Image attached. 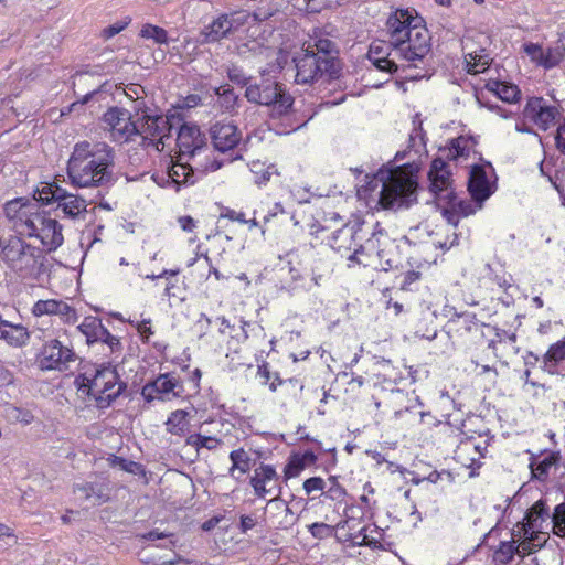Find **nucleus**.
Listing matches in <instances>:
<instances>
[{
    "label": "nucleus",
    "mask_w": 565,
    "mask_h": 565,
    "mask_svg": "<svg viewBox=\"0 0 565 565\" xmlns=\"http://www.w3.org/2000/svg\"><path fill=\"white\" fill-rule=\"evenodd\" d=\"M114 167L113 147L106 142L83 140L73 147L66 173L74 188H97L95 198H104L118 180Z\"/></svg>",
    "instance_id": "1"
},
{
    "label": "nucleus",
    "mask_w": 565,
    "mask_h": 565,
    "mask_svg": "<svg viewBox=\"0 0 565 565\" xmlns=\"http://www.w3.org/2000/svg\"><path fill=\"white\" fill-rule=\"evenodd\" d=\"M227 78L236 86L245 87L244 96L248 103L268 108L271 120H278L268 125V130L276 135H288L303 127L305 124L292 126L286 124L294 113L295 98L279 82L264 79L259 84L253 83V76L247 75L241 66L231 65L226 71Z\"/></svg>",
    "instance_id": "2"
},
{
    "label": "nucleus",
    "mask_w": 565,
    "mask_h": 565,
    "mask_svg": "<svg viewBox=\"0 0 565 565\" xmlns=\"http://www.w3.org/2000/svg\"><path fill=\"white\" fill-rule=\"evenodd\" d=\"M386 33L398 60L423 62L431 51V35L423 15L414 8H392Z\"/></svg>",
    "instance_id": "3"
},
{
    "label": "nucleus",
    "mask_w": 565,
    "mask_h": 565,
    "mask_svg": "<svg viewBox=\"0 0 565 565\" xmlns=\"http://www.w3.org/2000/svg\"><path fill=\"white\" fill-rule=\"evenodd\" d=\"M423 162L411 160L402 164L386 162L375 173L374 178L362 188L373 191L376 182L382 183L379 204L384 210L408 209L417 202L419 180L418 173Z\"/></svg>",
    "instance_id": "4"
},
{
    "label": "nucleus",
    "mask_w": 565,
    "mask_h": 565,
    "mask_svg": "<svg viewBox=\"0 0 565 565\" xmlns=\"http://www.w3.org/2000/svg\"><path fill=\"white\" fill-rule=\"evenodd\" d=\"M292 61L297 71L295 79L297 84L312 85L321 79L324 84L337 83L340 89L345 88V85L341 84L342 73L337 60L321 61L319 54H313V51L306 49L302 54L295 55Z\"/></svg>",
    "instance_id": "5"
},
{
    "label": "nucleus",
    "mask_w": 565,
    "mask_h": 565,
    "mask_svg": "<svg viewBox=\"0 0 565 565\" xmlns=\"http://www.w3.org/2000/svg\"><path fill=\"white\" fill-rule=\"evenodd\" d=\"M33 196L40 204L52 212L61 211L62 217L75 220L87 212L88 204L95 203L98 198L86 200L79 194L68 192L56 182L42 183L33 190Z\"/></svg>",
    "instance_id": "6"
},
{
    "label": "nucleus",
    "mask_w": 565,
    "mask_h": 565,
    "mask_svg": "<svg viewBox=\"0 0 565 565\" xmlns=\"http://www.w3.org/2000/svg\"><path fill=\"white\" fill-rule=\"evenodd\" d=\"M90 366L94 369L96 407L108 408L126 393L128 383L120 379L117 366L113 365L110 361L92 363Z\"/></svg>",
    "instance_id": "7"
},
{
    "label": "nucleus",
    "mask_w": 565,
    "mask_h": 565,
    "mask_svg": "<svg viewBox=\"0 0 565 565\" xmlns=\"http://www.w3.org/2000/svg\"><path fill=\"white\" fill-rule=\"evenodd\" d=\"M473 156L477 157L480 162L473 163L469 168L467 190L473 203L482 207L484 202L491 198L498 189V175L492 163L483 159L480 151L473 150Z\"/></svg>",
    "instance_id": "8"
},
{
    "label": "nucleus",
    "mask_w": 565,
    "mask_h": 565,
    "mask_svg": "<svg viewBox=\"0 0 565 565\" xmlns=\"http://www.w3.org/2000/svg\"><path fill=\"white\" fill-rule=\"evenodd\" d=\"M77 355L71 343H64L60 339H51L43 343L35 354V364L41 371L68 370L70 362H74Z\"/></svg>",
    "instance_id": "9"
},
{
    "label": "nucleus",
    "mask_w": 565,
    "mask_h": 565,
    "mask_svg": "<svg viewBox=\"0 0 565 565\" xmlns=\"http://www.w3.org/2000/svg\"><path fill=\"white\" fill-rule=\"evenodd\" d=\"M102 121L110 128L115 141L127 142L142 134L138 121H134L131 113L122 107H109L102 116Z\"/></svg>",
    "instance_id": "10"
},
{
    "label": "nucleus",
    "mask_w": 565,
    "mask_h": 565,
    "mask_svg": "<svg viewBox=\"0 0 565 565\" xmlns=\"http://www.w3.org/2000/svg\"><path fill=\"white\" fill-rule=\"evenodd\" d=\"M77 330L85 337L86 344L89 347L104 343L109 348L111 354L120 353L124 349L120 339L111 334L103 324L102 319L96 316L85 317Z\"/></svg>",
    "instance_id": "11"
},
{
    "label": "nucleus",
    "mask_w": 565,
    "mask_h": 565,
    "mask_svg": "<svg viewBox=\"0 0 565 565\" xmlns=\"http://www.w3.org/2000/svg\"><path fill=\"white\" fill-rule=\"evenodd\" d=\"M523 116L530 119L539 129L546 131L557 120H562L561 107L550 105L542 96L529 97L523 109Z\"/></svg>",
    "instance_id": "12"
},
{
    "label": "nucleus",
    "mask_w": 565,
    "mask_h": 565,
    "mask_svg": "<svg viewBox=\"0 0 565 565\" xmlns=\"http://www.w3.org/2000/svg\"><path fill=\"white\" fill-rule=\"evenodd\" d=\"M63 226L56 218L51 217V210H42V215L36 224V233L33 237L40 239L46 253H53L64 243Z\"/></svg>",
    "instance_id": "13"
},
{
    "label": "nucleus",
    "mask_w": 565,
    "mask_h": 565,
    "mask_svg": "<svg viewBox=\"0 0 565 565\" xmlns=\"http://www.w3.org/2000/svg\"><path fill=\"white\" fill-rule=\"evenodd\" d=\"M21 210L18 211L17 216L13 218V227L18 235L32 238L36 233V224L39 217L42 215V210L46 206L40 204L32 195V199L23 196Z\"/></svg>",
    "instance_id": "14"
},
{
    "label": "nucleus",
    "mask_w": 565,
    "mask_h": 565,
    "mask_svg": "<svg viewBox=\"0 0 565 565\" xmlns=\"http://www.w3.org/2000/svg\"><path fill=\"white\" fill-rule=\"evenodd\" d=\"M178 386H180L179 377L174 372L159 373L141 387L140 394L146 403H152L156 399L167 402L173 398L174 388Z\"/></svg>",
    "instance_id": "15"
},
{
    "label": "nucleus",
    "mask_w": 565,
    "mask_h": 565,
    "mask_svg": "<svg viewBox=\"0 0 565 565\" xmlns=\"http://www.w3.org/2000/svg\"><path fill=\"white\" fill-rule=\"evenodd\" d=\"M452 170L450 169L449 162L441 156H435L429 166L427 172L428 191L433 194L434 199L441 196V193L447 188L455 183L452 178Z\"/></svg>",
    "instance_id": "16"
},
{
    "label": "nucleus",
    "mask_w": 565,
    "mask_h": 565,
    "mask_svg": "<svg viewBox=\"0 0 565 565\" xmlns=\"http://www.w3.org/2000/svg\"><path fill=\"white\" fill-rule=\"evenodd\" d=\"M209 132L213 149L221 153L234 150L242 139L238 127L232 121H216Z\"/></svg>",
    "instance_id": "17"
},
{
    "label": "nucleus",
    "mask_w": 565,
    "mask_h": 565,
    "mask_svg": "<svg viewBox=\"0 0 565 565\" xmlns=\"http://www.w3.org/2000/svg\"><path fill=\"white\" fill-rule=\"evenodd\" d=\"M363 224L364 222H354L353 224L347 223L341 228L334 231L330 237L331 246L338 250L341 248L350 250L353 244V252L355 255L359 256L364 254L366 247L361 243L363 238L361 236Z\"/></svg>",
    "instance_id": "18"
},
{
    "label": "nucleus",
    "mask_w": 565,
    "mask_h": 565,
    "mask_svg": "<svg viewBox=\"0 0 565 565\" xmlns=\"http://www.w3.org/2000/svg\"><path fill=\"white\" fill-rule=\"evenodd\" d=\"M232 30L226 13H221L209 25L203 28L198 36L196 43L200 45L216 43L223 39L232 36Z\"/></svg>",
    "instance_id": "19"
},
{
    "label": "nucleus",
    "mask_w": 565,
    "mask_h": 565,
    "mask_svg": "<svg viewBox=\"0 0 565 565\" xmlns=\"http://www.w3.org/2000/svg\"><path fill=\"white\" fill-rule=\"evenodd\" d=\"M139 120L141 121L140 130L142 129L148 136L151 137H160L163 135V127L161 124H169V129L173 128L174 121L179 122L183 120V114L179 111L168 113L166 117L162 114L151 115L149 113H145Z\"/></svg>",
    "instance_id": "20"
},
{
    "label": "nucleus",
    "mask_w": 565,
    "mask_h": 565,
    "mask_svg": "<svg viewBox=\"0 0 565 565\" xmlns=\"http://www.w3.org/2000/svg\"><path fill=\"white\" fill-rule=\"evenodd\" d=\"M561 458L559 451L547 449L542 451L539 456L532 455L530 462L532 478L539 481H545L548 478L551 468L557 467Z\"/></svg>",
    "instance_id": "21"
},
{
    "label": "nucleus",
    "mask_w": 565,
    "mask_h": 565,
    "mask_svg": "<svg viewBox=\"0 0 565 565\" xmlns=\"http://www.w3.org/2000/svg\"><path fill=\"white\" fill-rule=\"evenodd\" d=\"M278 478L279 476L275 466L262 462L259 467L254 470V475L249 477V484L257 498H265L270 493V489H267L266 484Z\"/></svg>",
    "instance_id": "22"
},
{
    "label": "nucleus",
    "mask_w": 565,
    "mask_h": 565,
    "mask_svg": "<svg viewBox=\"0 0 565 565\" xmlns=\"http://www.w3.org/2000/svg\"><path fill=\"white\" fill-rule=\"evenodd\" d=\"M541 369L551 375L559 374L558 365L565 361V337L551 344L542 358Z\"/></svg>",
    "instance_id": "23"
},
{
    "label": "nucleus",
    "mask_w": 565,
    "mask_h": 565,
    "mask_svg": "<svg viewBox=\"0 0 565 565\" xmlns=\"http://www.w3.org/2000/svg\"><path fill=\"white\" fill-rule=\"evenodd\" d=\"M73 492L74 493H76V492L84 493V498L86 500L94 497L95 498L94 504H97V505L107 503L111 499L110 498V488H109L108 483H106V482L86 481L82 484H74Z\"/></svg>",
    "instance_id": "24"
},
{
    "label": "nucleus",
    "mask_w": 565,
    "mask_h": 565,
    "mask_svg": "<svg viewBox=\"0 0 565 565\" xmlns=\"http://www.w3.org/2000/svg\"><path fill=\"white\" fill-rule=\"evenodd\" d=\"M477 322L478 319L475 312L462 311L456 319H449L443 327V331H445L449 338L454 334L462 335L465 333H470L472 326L477 324Z\"/></svg>",
    "instance_id": "25"
},
{
    "label": "nucleus",
    "mask_w": 565,
    "mask_h": 565,
    "mask_svg": "<svg viewBox=\"0 0 565 565\" xmlns=\"http://www.w3.org/2000/svg\"><path fill=\"white\" fill-rule=\"evenodd\" d=\"M181 122L177 136L178 147L184 154L193 157V141L194 137L198 136V125L184 119Z\"/></svg>",
    "instance_id": "26"
},
{
    "label": "nucleus",
    "mask_w": 565,
    "mask_h": 565,
    "mask_svg": "<svg viewBox=\"0 0 565 565\" xmlns=\"http://www.w3.org/2000/svg\"><path fill=\"white\" fill-rule=\"evenodd\" d=\"M439 152L448 151L445 158L449 161H458L459 159H467L471 153V147L467 145L461 135L449 138L444 147H439Z\"/></svg>",
    "instance_id": "27"
},
{
    "label": "nucleus",
    "mask_w": 565,
    "mask_h": 565,
    "mask_svg": "<svg viewBox=\"0 0 565 565\" xmlns=\"http://www.w3.org/2000/svg\"><path fill=\"white\" fill-rule=\"evenodd\" d=\"M512 539L508 541H501L497 548L493 551L494 565H508L510 564L515 555L520 553V545L513 540L515 531H511Z\"/></svg>",
    "instance_id": "28"
},
{
    "label": "nucleus",
    "mask_w": 565,
    "mask_h": 565,
    "mask_svg": "<svg viewBox=\"0 0 565 565\" xmlns=\"http://www.w3.org/2000/svg\"><path fill=\"white\" fill-rule=\"evenodd\" d=\"M311 51H313V54H319L321 61L337 60L340 64V72L343 74L344 63L339 57L340 50L334 41L327 38H318L313 41V49Z\"/></svg>",
    "instance_id": "29"
},
{
    "label": "nucleus",
    "mask_w": 565,
    "mask_h": 565,
    "mask_svg": "<svg viewBox=\"0 0 565 565\" xmlns=\"http://www.w3.org/2000/svg\"><path fill=\"white\" fill-rule=\"evenodd\" d=\"M30 333L22 324L7 326L0 331V340H4L9 345L20 348L28 343Z\"/></svg>",
    "instance_id": "30"
},
{
    "label": "nucleus",
    "mask_w": 565,
    "mask_h": 565,
    "mask_svg": "<svg viewBox=\"0 0 565 565\" xmlns=\"http://www.w3.org/2000/svg\"><path fill=\"white\" fill-rule=\"evenodd\" d=\"M92 363L88 365L81 366L82 372H79L75 380L74 385L77 390V392L83 393L86 397L93 398L95 401L96 397V390H95V381L94 379V369L90 366Z\"/></svg>",
    "instance_id": "31"
},
{
    "label": "nucleus",
    "mask_w": 565,
    "mask_h": 565,
    "mask_svg": "<svg viewBox=\"0 0 565 565\" xmlns=\"http://www.w3.org/2000/svg\"><path fill=\"white\" fill-rule=\"evenodd\" d=\"M70 311V305L63 300L56 299H47V300H38L32 309V313L35 317H41L44 315H57L62 316Z\"/></svg>",
    "instance_id": "32"
},
{
    "label": "nucleus",
    "mask_w": 565,
    "mask_h": 565,
    "mask_svg": "<svg viewBox=\"0 0 565 565\" xmlns=\"http://www.w3.org/2000/svg\"><path fill=\"white\" fill-rule=\"evenodd\" d=\"M224 113L236 115L242 106V99L230 84L222 85V94L217 100Z\"/></svg>",
    "instance_id": "33"
},
{
    "label": "nucleus",
    "mask_w": 565,
    "mask_h": 565,
    "mask_svg": "<svg viewBox=\"0 0 565 565\" xmlns=\"http://www.w3.org/2000/svg\"><path fill=\"white\" fill-rule=\"evenodd\" d=\"M281 490H282V488H281V486H279L278 487L279 494L277 497L273 498L271 500H269L267 502V505L275 507L278 510H284L285 516L278 523L276 529H278V530H289V529H291L298 522V516L297 518L294 516V512L289 508L288 502L285 501L284 499H281V497H280Z\"/></svg>",
    "instance_id": "34"
},
{
    "label": "nucleus",
    "mask_w": 565,
    "mask_h": 565,
    "mask_svg": "<svg viewBox=\"0 0 565 565\" xmlns=\"http://www.w3.org/2000/svg\"><path fill=\"white\" fill-rule=\"evenodd\" d=\"M366 58L372 63V65L376 70L385 72L390 75H393L398 71L405 73L407 70L418 68V65L415 62H409V64L406 65H398L396 60H385L384 57L376 56H366Z\"/></svg>",
    "instance_id": "35"
},
{
    "label": "nucleus",
    "mask_w": 565,
    "mask_h": 565,
    "mask_svg": "<svg viewBox=\"0 0 565 565\" xmlns=\"http://www.w3.org/2000/svg\"><path fill=\"white\" fill-rule=\"evenodd\" d=\"M228 459L232 463L230 468L231 475L235 470H239L241 473H247L256 465V459L250 458L243 447L232 450Z\"/></svg>",
    "instance_id": "36"
},
{
    "label": "nucleus",
    "mask_w": 565,
    "mask_h": 565,
    "mask_svg": "<svg viewBox=\"0 0 565 565\" xmlns=\"http://www.w3.org/2000/svg\"><path fill=\"white\" fill-rule=\"evenodd\" d=\"M107 460H108L110 467L118 468L125 472L140 476V477H146V475H147L146 467L140 462L129 460L125 457L117 456L114 454H111Z\"/></svg>",
    "instance_id": "37"
},
{
    "label": "nucleus",
    "mask_w": 565,
    "mask_h": 565,
    "mask_svg": "<svg viewBox=\"0 0 565 565\" xmlns=\"http://www.w3.org/2000/svg\"><path fill=\"white\" fill-rule=\"evenodd\" d=\"M23 242L21 235H10L7 239H0V256L8 266L11 260H14V256H17Z\"/></svg>",
    "instance_id": "38"
},
{
    "label": "nucleus",
    "mask_w": 565,
    "mask_h": 565,
    "mask_svg": "<svg viewBox=\"0 0 565 565\" xmlns=\"http://www.w3.org/2000/svg\"><path fill=\"white\" fill-rule=\"evenodd\" d=\"M188 415L189 413L184 409H177L172 412L166 422L167 431L172 435L183 436L188 425Z\"/></svg>",
    "instance_id": "39"
},
{
    "label": "nucleus",
    "mask_w": 565,
    "mask_h": 565,
    "mask_svg": "<svg viewBox=\"0 0 565 565\" xmlns=\"http://www.w3.org/2000/svg\"><path fill=\"white\" fill-rule=\"evenodd\" d=\"M139 36L147 40H152L156 44H169L170 39L168 31L159 25L146 23L139 32Z\"/></svg>",
    "instance_id": "40"
},
{
    "label": "nucleus",
    "mask_w": 565,
    "mask_h": 565,
    "mask_svg": "<svg viewBox=\"0 0 565 565\" xmlns=\"http://www.w3.org/2000/svg\"><path fill=\"white\" fill-rule=\"evenodd\" d=\"M409 148H414L416 146V140L419 141V147L424 150L425 159L428 158V150L426 148L427 145V136L426 131L423 128V120L420 118V114L417 113L413 117V131L409 135Z\"/></svg>",
    "instance_id": "41"
},
{
    "label": "nucleus",
    "mask_w": 565,
    "mask_h": 565,
    "mask_svg": "<svg viewBox=\"0 0 565 565\" xmlns=\"http://www.w3.org/2000/svg\"><path fill=\"white\" fill-rule=\"evenodd\" d=\"M562 60L565 58L558 45L556 47L550 46L546 50L542 47V52L537 57L536 64L542 66L544 70H552L557 66Z\"/></svg>",
    "instance_id": "42"
},
{
    "label": "nucleus",
    "mask_w": 565,
    "mask_h": 565,
    "mask_svg": "<svg viewBox=\"0 0 565 565\" xmlns=\"http://www.w3.org/2000/svg\"><path fill=\"white\" fill-rule=\"evenodd\" d=\"M185 444L195 447L196 450L201 448L214 450L222 444V440L215 436H205L200 433H194L185 439Z\"/></svg>",
    "instance_id": "43"
},
{
    "label": "nucleus",
    "mask_w": 565,
    "mask_h": 565,
    "mask_svg": "<svg viewBox=\"0 0 565 565\" xmlns=\"http://www.w3.org/2000/svg\"><path fill=\"white\" fill-rule=\"evenodd\" d=\"M366 56L384 57L385 60H396L395 50L391 45V39L385 41H373L366 53Z\"/></svg>",
    "instance_id": "44"
},
{
    "label": "nucleus",
    "mask_w": 565,
    "mask_h": 565,
    "mask_svg": "<svg viewBox=\"0 0 565 565\" xmlns=\"http://www.w3.org/2000/svg\"><path fill=\"white\" fill-rule=\"evenodd\" d=\"M36 253V263L34 264V270L32 271L31 278L33 280H41L44 275L50 274L52 265L49 263L45 255L47 254L45 248L38 247L33 249Z\"/></svg>",
    "instance_id": "45"
},
{
    "label": "nucleus",
    "mask_w": 565,
    "mask_h": 565,
    "mask_svg": "<svg viewBox=\"0 0 565 565\" xmlns=\"http://www.w3.org/2000/svg\"><path fill=\"white\" fill-rule=\"evenodd\" d=\"M547 518H550V508L542 499L534 502L525 513V520L533 524L539 519L545 521Z\"/></svg>",
    "instance_id": "46"
},
{
    "label": "nucleus",
    "mask_w": 565,
    "mask_h": 565,
    "mask_svg": "<svg viewBox=\"0 0 565 565\" xmlns=\"http://www.w3.org/2000/svg\"><path fill=\"white\" fill-rule=\"evenodd\" d=\"M338 476H330L328 478L329 482L331 483V487L321 494L324 499H329L332 501H337L338 503H341L343 498L348 495L347 489L340 484Z\"/></svg>",
    "instance_id": "47"
},
{
    "label": "nucleus",
    "mask_w": 565,
    "mask_h": 565,
    "mask_svg": "<svg viewBox=\"0 0 565 565\" xmlns=\"http://www.w3.org/2000/svg\"><path fill=\"white\" fill-rule=\"evenodd\" d=\"M31 248V253L23 258L21 264H13L12 270L15 271L22 278H31L32 271L34 270V264L36 263V253Z\"/></svg>",
    "instance_id": "48"
},
{
    "label": "nucleus",
    "mask_w": 565,
    "mask_h": 565,
    "mask_svg": "<svg viewBox=\"0 0 565 565\" xmlns=\"http://www.w3.org/2000/svg\"><path fill=\"white\" fill-rule=\"evenodd\" d=\"M305 469V463L301 461L300 456H296L294 452H291L284 467L285 481L298 477Z\"/></svg>",
    "instance_id": "49"
},
{
    "label": "nucleus",
    "mask_w": 565,
    "mask_h": 565,
    "mask_svg": "<svg viewBox=\"0 0 565 565\" xmlns=\"http://www.w3.org/2000/svg\"><path fill=\"white\" fill-rule=\"evenodd\" d=\"M522 93L518 85L504 82L498 94V98L508 104L519 103Z\"/></svg>",
    "instance_id": "50"
},
{
    "label": "nucleus",
    "mask_w": 565,
    "mask_h": 565,
    "mask_svg": "<svg viewBox=\"0 0 565 565\" xmlns=\"http://www.w3.org/2000/svg\"><path fill=\"white\" fill-rule=\"evenodd\" d=\"M422 157L424 156V150L422 147H419V141L416 140V146L414 148H409V143L407 145V148L404 150H399L395 153L394 159L390 160L388 162H393L394 164H397V162L408 158L411 160L422 161Z\"/></svg>",
    "instance_id": "51"
},
{
    "label": "nucleus",
    "mask_w": 565,
    "mask_h": 565,
    "mask_svg": "<svg viewBox=\"0 0 565 565\" xmlns=\"http://www.w3.org/2000/svg\"><path fill=\"white\" fill-rule=\"evenodd\" d=\"M110 86L108 82L103 83L98 88L85 94L79 100L72 103L68 106V110H73L77 105H86L93 99L105 98V95L109 92Z\"/></svg>",
    "instance_id": "52"
},
{
    "label": "nucleus",
    "mask_w": 565,
    "mask_h": 565,
    "mask_svg": "<svg viewBox=\"0 0 565 565\" xmlns=\"http://www.w3.org/2000/svg\"><path fill=\"white\" fill-rule=\"evenodd\" d=\"M227 20L230 23V28L232 30L233 35L245 24L248 23V19L250 17L249 12L245 10L232 11L226 13Z\"/></svg>",
    "instance_id": "53"
},
{
    "label": "nucleus",
    "mask_w": 565,
    "mask_h": 565,
    "mask_svg": "<svg viewBox=\"0 0 565 565\" xmlns=\"http://www.w3.org/2000/svg\"><path fill=\"white\" fill-rule=\"evenodd\" d=\"M7 415L24 425H29L33 422L34 416L31 411L14 405H9L7 408Z\"/></svg>",
    "instance_id": "54"
},
{
    "label": "nucleus",
    "mask_w": 565,
    "mask_h": 565,
    "mask_svg": "<svg viewBox=\"0 0 565 565\" xmlns=\"http://www.w3.org/2000/svg\"><path fill=\"white\" fill-rule=\"evenodd\" d=\"M484 52H486V50L481 49L479 53L475 52V53L469 54L470 60L473 61V63L467 62V64H466L467 73L477 74L480 72V70H478L477 67L480 66V67L484 68L489 64V62L487 60V54H484Z\"/></svg>",
    "instance_id": "55"
},
{
    "label": "nucleus",
    "mask_w": 565,
    "mask_h": 565,
    "mask_svg": "<svg viewBox=\"0 0 565 565\" xmlns=\"http://www.w3.org/2000/svg\"><path fill=\"white\" fill-rule=\"evenodd\" d=\"M308 531L317 540H323L334 535V527L323 522H315L309 524Z\"/></svg>",
    "instance_id": "56"
},
{
    "label": "nucleus",
    "mask_w": 565,
    "mask_h": 565,
    "mask_svg": "<svg viewBox=\"0 0 565 565\" xmlns=\"http://www.w3.org/2000/svg\"><path fill=\"white\" fill-rule=\"evenodd\" d=\"M423 274L418 270H408L404 274L399 289L403 291H416L418 288L416 282L422 279Z\"/></svg>",
    "instance_id": "57"
},
{
    "label": "nucleus",
    "mask_w": 565,
    "mask_h": 565,
    "mask_svg": "<svg viewBox=\"0 0 565 565\" xmlns=\"http://www.w3.org/2000/svg\"><path fill=\"white\" fill-rule=\"evenodd\" d=\"M130 22H131V19L129 17H127L125 20L116 21L115 23L109 24L106 28H104L102 30L100 35L105 41H107V40L114 38L115 35L119 34L121 31H124L129 25Z\"/></svg>",
    "instance_id": "58"
},
{
    "label": "nucleus",
    "mask_w": 565,
    "mask_h": 565,
    "mask_svg": "<svg viewBox=\"0 0 565 565\" xmlns=\"http://www.w3.org/2000/svg\"><path fill=\"white\" fill-rule=\"evenodd\" d=\"M391 543L384 544L375 537H370L367 534H363L362 540L352 541V546H366L373 551H388Z\"/></svg>",
    "instance_id": "59"
},
{
    "label": "nucleus",
    "mask_w": 565,
    "mask_h": 565,
    "mask_svg": "<svg viewBox=\"0 0 565 565\" xmlns=\"http://www.w3.org/2000/svg\"><path fill=\"white\" fill-rule=\"evenodd\" d=\"M302 489L308 495L311 494L313 491H321V494H323L326 489V481L323 480V478L318 476L310 477L303 481Z\"/></svg>",
    "instance_id": "60"
},
{
    "label": "nucleus",
    "mask_w": 565,
    "mask_h": 565,
    "mask_svg": "<svg viewBox=\"0 0 565 565\" xmlns=\"http://www.w3.org/2000/svg\"><path fill=\"white\" fill-rule=\"evenodd\" d=\"M252 172L255 174V183L257 185H266L274 172L264 168V164L253 163Z\"/></svg>",
    "instance_id": "61"
},
{
    "label": "nucleus",
    "mask_w": 565,
    "mask_h": 565,
    "mask_svg": "<svg viewBox=\"0 0 565 565\" xmlns=\"http://www.w3.org/2000/svg\"><path fill=\"white\" fill-rule=\"evenodd\" d=\"M22 202L23 196L14 198L6 202V204L3 205V212L9 221L12 222L13 218L17 216L18 211L21 210V206H23V204H21Z\"/></svg>",
    "instance_id": "62"
},
{
    "label": "nucleus",
    "mask_w": 565,
    "mask_h": 565,
    "mask_svg": "<svg viewBox=\"0 0 565 565\" xmlns=\"http://www.w3.org/2000/svg\"><path fill=\"white\" fill-rule=\"evenodd\" d=\"M436 209L440 211L441 216L447 221L449 225L457 228L459 225V216L452 207L440 206L436 202Z\"/></svg>",
    "instance_id": "63"
},
{
    "label": "nucleus",
    "mask_w": 565,
    "mask_h": 565,
    "mask_svg": "<svg viewBox=\"0 0 565 565\" xmlns=\"http://www.w3.org/2000/svg\"><path fill=\"white\" fill-rule=\"evenodd\" d=\"M554 140L556 149L565 156V117L562 118V121L556 128Z\"/></svg>",
    "instance_id": "64"
}]
</instances>
